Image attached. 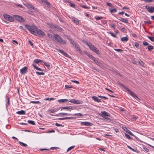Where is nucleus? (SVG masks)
<instances>
[{"label":"nucleus","mask_w":154,"mask_h":154,"mask_svg":"<svg viewBox=\"0 0 154 154\" xmlns=\"http://www.w3.org/2000/svg\"><path fill=\"white\" fill-rule=\"evenodd\" d=\"M123 129L125 131L126 133L129 134L131 136H134V134L130 131L126 127H122Z\"/></svg>","instance_id":"nucleus-14"},{"label":"nucleus","mask_w":154,"mask_h":154,"mask_svg":"<svg viewBox=\"0 0 154 154\" xmlns=\"http://www.w3.org/2000/svg\"><path fill=\"white\" fill-rule=\"evenodd\" d=\"M69 101L71 103L74 104H82L83 102L81 100H76L75 99H72L70 100Z\"/></svg>","instance_id":"nucleus-8"},{"label":"nucleus","mask_w":154,"mask_h":154,"mask_svg":"<svg viewBox=\"0 0 154 154\" xmlns=\"http://www.w3.org/2000/svg\"><path fill=\"white\" fill-rule=\"evenodd\" d=\"M4 18L6 20L10 22H14V19L11 16L6 14L3 15Z\"/></svg>","instance_id":"nucleus-5"},{"label":"nucleus","mask_w":154,"mask_h":154,"mask_svg":"<svg viewBox=\"0 0 154 154\" xmlns=\"http://www.w3.org/2000/svg\"><path fill=\"white\" fill-rule=\"evenodd\" d=\"M41 2L42 3H45L46 5L50 6V3L47 0H41Z\"/></svg>","instance_id":"nucleus-23"},{"label":"nucleus","mask_w":154,"mask_h":154,"mask_svg":"<svg viewBox=\"0 0 154 154\" xmlns=\"http://www.w3.org/2000/svg\"><path fill=\"white\" fill-rule=\"evenodd\" d=\"M27 122H28V123H29V124H32V125H35L34 122L32 120H28L27 121Z\"/></svg>","instance_id":"nucleus-32"},{"label":"nucleus","mask_w":154,"mask_h":154,"mask_svg":"<svg viewBox=\"0 0 154 154\" xmlns=\"http://www.w3.org/2000/svg\"><path fill=\"white\" fill-rule=\"evenodd\" d=\"M16 113L20 115L26 114L25 112L23 110H21L20 111H17L16 112Z\"/></svg>","instance_id":"nucleus-18"},{"label":"nucleus","mask_w":154,"mask_h":154,"mask_svg":"<svg viewBox=\"0 0 154 154\" xmlns=\"http://www.w3.org/2000/svg\"><path fill=\"white\" fill-rule=\"evenodd\" d=\"M119 20L125 23H128V20H126L124 18L121 17H120V19H119Z\"/></svg>","instance_id":"nucleus-22"},{"label":"nucleus","mask_w":154,"mask_h":154,"mask_svg":"<svg viewBox=\"0 0 154 154\" xmlns=\"http://www.w3.org/2000/svg\"><path fill=\"white\" fill-rule=\"evenodd\" d=\"M93 124V123L88 122H83L81 123V125H83L86 126H92Z\"/></svg>","instance_id":"nucleus-13"},{"label":"nucleus","mask_w":154,"mask_h":154,"mask_svg":"<svg viewBox=\"0 0 154 154\" xmlns=\"http://www.w3.org/2000/svg\"><path fill=\"white\" fill-rule=\"evenodd\" d=\"M26 6L29 9H32L35 11H37L36 8H35L32 5L29 4H27L26 5Z\"/></svg>","instance_id":"nucleus-15"},{"label":"nucleus","mask_w":154,"mask_h":154,"mask_svg":"<svg viewBox=\"0 0 154 154\" xmlns=\"http://www.w3.org/2000/svg\"><path fill=\"white\" fill-rule=\"evenodd\" d=\"M114 50L115 51L120 52H122L123 51V50L120 49H115Z\"/></svg>","instance_id":"nucleus-44"},{"label":"nucleus","mask_w":154,"mask_h":154,"mask_svg":"<svg viewBox=\"0 0 154 154\" xmlns=\"http://www.w3.org/2000/svg\"><path fill=\"white\" fill-rule=\"evenodd\" d=\"M128 40V38L127 36L122 37L121 38V40L122 42L124 41L126 42Z\"/></svg>","instance_id":"nucleus-25"},{"label":"nucleus","mask_w":154,"mask_h":154,"mask_svg":"<svg viewBox=\"0 0 154 154\" xmlns=\"http://www.w3.org/2000/svg\"><path fill=\"white\" fill-rule=\"evenodd\" d=\"M30 103L34 104H40L41 102L39 101H31L30 102Z\"/></svg>","instance_id":"nucleus-33"},{"label":"nucleus","mask_w":154,"mask_h":154,"mask_svg":"<svg viewBox=\"0 0 154 154\" xmlns=\"http://www.w3.org/2000/svg\"><path fill=\"white\" fill-rule=\"evenodd\" d=\"M145 8L147 9V11L149 13H152L154 12V7L146 5L145 6Z\"/></svg>","instance_id":"nucleus-9"},{"label":"nucleus","mask_w":154,"mask_h":154,"mask_svg":"<svg viewBox=\"0 0 154 154\" xmlns=\"http://www.w3.org/2000/svg\"><path fill=\"white\" fill-rule=\"evenodd\" d=\"M65 88L66 89H69L70 88H72V85H65Z\"/></svg>","instance_id":"nucleus-34"},{"label":"nucleus","mask_w":154,"mask_h":154,"mask_svg":"<svg viewBox=\"0 0 154 154\" xmlns=\"http://www.w3.org/2000/svg\"><path fill=\"white\" fill-rule=\"evenodd\" d=\"M143 148L146 152H148L149 150V149L147 148L146 147L144 146L143 147Z\"/></svg>","instance_id":"nucleus-47"},{"label":"nucleus","mask_w":154,"mask_h":154,"mask_svg":"<svg viewBox=\"0 0 154 154\" xmlns=\"http://www.w3.org/2000/svg\"><path fill=\"white\" fill-rule=\"evenodd\" d=\"M143 45L144 46H146L148 45H149V44L147 42L145 41H143Z\"/></svg>","instance_id":"nucleus-45"},{"label":"nucleus","mask_w":154,"mask_h":154,"mask_svg":"<svg viewBox=\"0 0 154 154\" xmlns=\"http://www.w3.org/2000/svg\"><path fill=\"white\" fill-rule=\"evenodd\" d=\"M49 112L50 113H54L55 112V111L54 109H52L51 110H49Z\"/></svg>","instance_id":"nucleus-61"},{"label":"nucleus","mask_w":154,"mask_h":154,"mask_svg":"<svg viewBox=\"0 0 154 154\" xmlns=\"http://www.w3.org/2000/svg\"><path fill=\"white\" fill-rule=\"evenodd\" d=\"M118 84L122 86L125 90L128 91L131 96L133 97L134 98L138 100L140 99L132 91H131L130 89L128 88L125 85L123 84L120 82H118Z\"/></svg>","instance_id":"nucleus-2"},{"label":"nucleus","mask_w":154,"mask_h":154,"mask_svg":"<svg viewBox=\"0 0 154 154\" xmlns=\"http://www.w3.org/2000/svg\"><path fill=\"white\" fill-rule=\"evenodd\" d=\"M109 10L111 13L116 12H117V10L115 8L113 9L110 8Z\"/></svg>","instance_id":"nucleus-30"},{"label":"nucleus","mask_w":154,"mask_h":154,"mask_svg":"<svg viewBox=\"0 0 154 154\" xmlns=\"http://www.w3.org/2000/svg\"><path fill=\"white\" fill-rule=\"evenodd\" d=\"M57 101L59 103H64L68 101V100L67 99H61L58 100Z\"/></svg>","instance_id":"nucleus-21"},{"label":"nucleus","mask_w":154,"mask_h":154,"mask_svg":"<svg viewBox=\"0 0 154 154\" xmlns=\"http://www.w3.org/2000/svg\"><path fill=\"white\" fill-rule=\"evenodd\" d=\"M29 43L30 44V45L32 47H34V45L33 44V43L32 42L29 40L28 41Z\"/></svg>","instance_id":"nucleus-53"},{"label":"nucleus","mask_w":154,"mask_h":154,"mask_svg":"<svg viewBox=\"0 0 154 154\" xmlns=\"http://www.w3.org/2000/svg\"><path fill=\"white\" fill-rule=\"evenodd\" d=\"M144 23H147L148 24H150L151 23V22L150 21H144Z\"/></svg>","instance_id":"nucleus-57"},{"label":"nucleus","mask_w":154,"mask_h":154,"mask_svg":"<svg viewBox=\"0 0 154 154\" xmlns=\"http://www.w3.org/2000/svg\"><path fill=\"white\" fill-rule=\"evenodd\" d=\"M97 96L100 97L104 98V99L106 100L108 99V98L107 97L105 96H101L100 95H98Z\"/></svg>","instance_id":"nucleus-52"},{"label":"nucleus","mask_w":154,"mask_h":154,"mask_svg":"<svg viewBox=\"0 0 154 154\" xmlns=\"http://www.w3.org/2000/svg\"><path fill=\"white\" fill-rule=\"evenodd\" d=\"M75 117H66V119H75Z\"/></svg>","instance_id":"nucleus-43"},{"label":"nucleus","mask_w":154,"mask_h":154,"mask_svg":"<svg viewBox=\"0 0 154 154\" xmlns=\"http://www.w3.org/2000/svg\"><path fill=\"white\" fill-rule=\"evenodd\" d=\"M44 64L47 67H50V64L49 63H48L46 62H44Z\"/></svg>","instance_id":"nucleus-50"},{"label":"nucleus","mask_w":154,"mask_h":154,"mask_svg":"<svg viewBox=\"0 0 154 154\" xmlns=\"http://www.w3.org/2000/svg\"><path fill=\"white\" fill-rule=\"evenodd\" d=\"M147 37L149 38L151 41L154 42V37H151L149 36H147Z\"/></svg>","instance_id":"nucleus-36"},{"label":"nucleus","mask_w":154,"mask_h":154,"mask_svg":"<svg viewBox=\"0 0 154 154\" xmlns=\"http://www.w3.org/2000/svg\"><path fill=\"white\" fill-rule=\"evenodd\" d=\"M75 147V146H70V147H69L67 149V151H66V152H68L70 150H71L72 149H73V148H74V147Z\"/></svg>","instance_id":"nucleus-39"},{"label":"nucleus","mask_w":154,"mask_h":154,"mask_svg":"<svg viewBox=\"0 0 154 154\" xmlns=\"http://www.w3.org/2000/svg\"><path fill=\"white\" fill-rule=\"evenodd\" d=\"M13 17L15 18L16 20L19 22H25V20L24 18L20 16L17 15H13Z\"/></svg>","instance_id":"nucleus-6"},{"label":"nucleus","mask_w":154,"mask_h":154,"mask_svg":"<svg viewBox=\"0 0 154 154\" xmlns=\"http://www.w3.org/2000/svg\"><path fill=\"white\" fill-rule=\"evenodd\" d=\"M60 148L58 147H51L50 149H59Z\"/></svg>","instance_id":"nucleus-49"},{"label":"nucleus","mask_w":154,"mask_h":154,"mask_svg":"<svg viewBox=\"0 0 154 154\" xmlns=\"http://www.w3.org/2000/svg\"><path fill=\"white\" fill-rule=\"evenodd\" d=\"M67 2L68 3H70L69 5L71 7L74 8H75V5L74 4H73V3H72L71 2H69V1H68Z\"/></svg>","instance_id":"nucleus-35"},{"label":"nucleus","mask_w":154,"mask_h":154,"mask_svg":"<svg viewBox=\"0 0 154 154\" xmlns=\"http://www.w3.org/2000/svg\"><path fill=\"white\" fill-rule=\"evenodd\" d=\"M55 125H56V126H61V127H64V125H62V124H58L57 123H56L55 124Z\"/></svg>","instance_id":"nucleus-46"},{"label":"nucleus","mask_w":154,"mask_h":154,"mask_svg":"<svg viewBox=\"0 0 154 154\" xmlns=\"http://www.w3.org/2000/svg\"><path fill=\"white\" fill-rule=\"evenodd\" d=\"M83 42L88 45L89 48L94 52L97 54H99L100 52L90 42H87L86 41L83 40Z\"/></svg>","instance_id":"nucleus-4"},{"label":"nucleus","mask_w":154,"mask_h":154,"mask_svg":"<svg viewBox=\"0 0 154 154\" xmlns=\"http://www.w3.org/2000/svg\"><path fill=\"white\" fill-rule=\"evenodd\" d=\"M80 6L81 7H82L83 8H85V9H90V7H87L86 6H84V5H81V4H80Z\"/></svg>","instance_id":"nucleus-40"},{"label":"nucleus","mask_w":154,"mask_h":154,"mask_svg":"<svg viewBox=\"0 0 154 154\" xmlns=\"http://www.w3.org/2000/svg\"><path fill=\"white\" fill-rule=\"evenodd\" d=\"M48 36L49 37V38L51 37L53 39V36L50 33H48Z\"/></svg>","instance_id":"nucleus-62"},{"label":"nucleus","mask_w":154,"mask_h":154,"mask_svg":"<svg viewBox=\"0 0 154 154\" xmlns=\"http://www.w3.org/2000/svg\"><path fill=\"white\" fill-rule=\"evenodd\" d=\"M139 63L141 66H143L144 65L143 62L141 60H140L139 61Z\"/></svg>","instance_id":"nucleus-51"},{"label":"nucleus","mask_w":154,"mask_h":154,"mask_svg":"<svg viewBox=\"0 0 154 154\" xmlns=\"http://www.w3.org/2000/svg\"><path fill=\"white\" fill-rule=\"evenodd\" d=\"M61 108L62 109L61 110H62V109H66L68 110H72L73 109V108L72 106H67L65 107H61Z\"/></svg>","instance_id":"nucleus-17"},{"label":"nucleus","mask_w":154,"mask_h":154,"mask_svg":"<svg viewBox=\"0 0 154 154\" xmlns=\"http://www.w3.org/2000/svg\"><path fill=\"white\" fill-rule=\"evenodd\" d=\"M135 46L137 48H139V44L138 43H136L135 44Z\"/></svg>","instance_id":"nucleus-60"},{"label":"nucleus","mask_w":154,"mask_h":154,"mask_svg":"<svg viewBox=\"0 0 154 154\" xmlns=\"http://www.w3.org/2000/svg\"><path fill=\"white\" fill-rule=\"evenodd\" d=\"M109 33L112 36V37H115V38H116L117 37V36H116V35H115L112 32H109Z\"/></svg>","instance_id":"nucleus-48"},{"label":"nucleus","mask_w":154,"mask_h":154,"mask_svg":"<svg viewBox=\"0 0 154 154\" xmlns=\"http://www.w3.org/2000/svg\"><path fill=\"white\" fill-rule=\"evenodd\" d=\"M56 50L62 54L63 56L68 58H70L69 55L65 52L63 50L61 49H57Z\"/></svg>","instance_id":"nucleus-10"},{"label":"nucleus","mask_w":154,"mask_h":154,"mask_svg":"<svg viewBox=\"0 0 154 154\" xmlns=\"http://www.w3.org/2000/svg\"><path fill=\"white\" fill-rule=\"evenodd\" d=\"M53 36V40L54 39L58 42L63 44H66V41L63 40V38L58 34H54Z\"/></svg>","instance_id":"nucleus-3"},{"label":"nucleus","mask_w":154,"mask_h":154,"mask_svg":"<svg viewBox=\"0 0 154 154\" xmlns=\"http://www.w3.org/2000/svg\"><path fill=\"white\" fill-rule=\"evenodd\" d=\"M85 54L88 56L90 58H91V57L93 56L92 55H90L88 52L87 51H85Z\"/></svg>","instance_id":"nucleus-38"},{"label":"nucleus","mask_w":154,"mask_h":154,"mask_svg":"<svg viewBox=\"0 0 154 154\" xmlns=\"http://www.w3.org/2000/svg\"><path fill=\"white\" fill-rule=\"evenodd\" d=\"M34 62L37 63H39L43 62V60L38 59H35L34 60Z\"/></svg>","instance_id":"nucleus-24"},{"label":"nucleus","mask_w":154,"mask_h":154,"mask_svg":"<svg viewBox=\"0 0 154 154\" xmlns=\"http://www.w3.org/2000/svg\"><path fill=\"white\" fill-rule=\"evenodd\" d=\"M25 26L31 34L35 35H38L39 37H41L45 35L43 32L38 29L35 25H32L31 26H30L28 24H26L25 25Z\"/></svg>","instance_id":"nucleus-1"},{"label":"nucleus","mask_w":154,"mask_h":154,"mask_svg":"<svg viewBox=\"0 0 154 154\" xmlns=\"http://www.w3.org/2000/svg\"><path fill=\"white\" fill-rule=\"evenodd\" d=\"M127 9V10H129V8H128L126 7H124L122 8V10H124V9Z\"/></svg>","instance_id":"nucleus-64"},{"label":"nucleus","mask_w":154,"mask_h":154,"mask_svg":"<svg viewBox=\"0 0 154 154\" xmlns=\"http://www.w3.org/2000/svg\"><path fill=\"white\" fill-rule=\"evenodd\" d=\"M32 65L33 66V67L35 69H36L38 70L39 71H42L43 70L42 69L40 68H39L38 67V66H36L34 64H32Z\"/></svg>","instance_id":"nucleus-27"},{"label":"nucleus","mask_w":154,"mask_h":154,"mask_svg":"<svg viewBox=\"0 0 154 154\" xmlns=\"http://www.w3.org/2000/svg\"><path fill=\"white\" fill-rule=\"evenodd\" d=\"M95 18L97 20H99L102 19L103 17H95Z\"/></svg>","instance_id":"nucleus-42"},{"label":"nucleus","mask_w":154,"mask_h":154,"mask_svg":"<svg viewBox=\"0 0 154 154\" xmlns=\"http://www.w3.org/2000/svg\"><path fill=\"white\" fill-rule=\"evenodd\" d=\"M92 98L95 101L98 103L100 102L101 101L100 99H98V97L96 96L92 97Z\"/></svg>","instance_id":"nucleus-16"},{"label":"nucleus","mask_w":154,"mask_h":154,"mask_svg":"<svg viewBox=\"0 0 154 154\" xmlns=\"http://www.w3.org/2000/svg\"><path fill=\"white\" fill-rule=\"evenodd\" d=\"M20 72L21 74H25L28 72V67L26 66L20 69Z\"/></svg>","instance_id":"nucleus-11"},{"label":"nucleus","mask_w":154,"mask_h":154,"mask_svg":"<svg viewBox=\"0 0 154 154\" xmlns=\"http://www.w3.org/2000/svg\"><path fill=\"white\" fill-rule=\"evenodd\" d=\"M51 115L52 116H59V115H60L61 116H64V112H60L59 114H57L56 115H54L51 114Z\"/></svg>","instance_id":"nucleus-26"},{"label":"nucleus","mask_w":154,"mask_h":154,"mask_svg":"<svg viewBox=\"0 0 154 154\" xmlns=\"http://www.w3.org/2000/svg\"><path fill=\"white\" fill-rule=\"evenodd\" d=\"M75 48L77 51H78L79 49L80 48L79 47V46L78 45H77V46H76L75 47Z\"/></svg>","instance_id":"nucleus-63"},{"label":"nucleus","mask_w":154,"mask_h":154,"mask_svg":"<svg viewBox=\"0 0 154 154\" xmlns=\"http://www.w3.org/2000/svg\"><path fill=\"white\" fill-rule=\"evenodd\" d=\"M153 0H144V1L146 2H152Z\"/></svg>","instance_id":"nucleus-58"},{"label":"nucleus","mask_w":154,"mask_h":154,"mask_svg":"<svg viewBox=\"0 0 154 154\" xmlns=\"http://www.w3.org/2000/svg\"><path fill=\"white\" fill-rule=\"evenodd\" d=\"M106 5L110 7H112V5L111 4V3H109V2L107 3Z\"/></svg>","instance_id":"nucleus-55"},{"label":"nucleus","mask_w":154,"mask_h":154,"mask_svg":"<svg viewBox=\"0 0 154 154\" xmlns=\"http://www.w3.org/2000/svg\"><path fill=\"white\" fill-rule=\"evenodd\" d=\"M100 116L103 118H104L106 116H109L110 114L109 113L104 111L101 112V114Z\"/></svg>","instance_id":"nucleus-12"},{"label":"nucleus","mask_w":154,"mask_h":154,"mask_svg":"<svg viewBox=\"0 0 154 154\" xmlns=\"http://www.w3.org/2000/svg\"><path fill=\"white\" fill-rule=\"evenodd\" d=\"M54 27L60 31L62 32L63 30V29L58 25L54 26Z\"/></svg>","instance_id":"nucleus-19"},{"label":"nucleus","mask_w":154,"mask_h":154,"mask_svg":"<svg viewBox=\"0 0 154 154\" xmlns=\"http://www.w3.org/2000/svg\"><path fill=\"white\" fill-rule=\"evenodd\" d=\"M125 137L128 139H132V138L130 137L129 135L126 134H125Z\"/></svg>","instance_id":"nucleus-41"},{"label":"nucleus","mask_w":154,"mask_h":154,"mask_svg":"<svg viewBox=\"0 0 154 154\" xmlns=\"http://www.w3.org/2000/svg\"><path fill=\"white\" fill-rule=\"evenodd\" d=\"M91 59L93 60L94 62L98 66L100 67H102L103 66V64L102 63H100V61L97 60L95 57L92 56L91 58Z\"/></svg>","instance_id":"nucleus-7"},{"label":"nucleus","mask_w":154,"mask_h":154,"mask_svg":"<svg viewBox=\"0 0 154 154\" xmlns=\"http://www.w3.org/2000/svg\"><path fill=\"white\" fill-rule=\"evenodd\" d=\"M147 48L148 49L149 51H150L151 50H152L153 49V47L152 45H149L148 46Z\"/></svg>","instance_id":"nucleus-37"},{"label":"nucleus","mask_w":154,"mask_h":154,"mask_svg":"<svg viewBox=\"0 0 154 154\" xmlns=\"http://www.w3.org/2000/svg\"><path fill=\"white\" fill-rule=\"evenodd\" d=\"M8 101H7V103L6 104V106H8L9 105V98H8Z\"/></svg>","instance_id":"nucleus-59"},{"label":"nucleus","mask_w":154,"mask_h":154,"mask_svg":"<svg viewBox=\"0 0 154 154\" xmlns=\"http://www.w3.org/2000/svg\"><path fill=\"white\" fill-rule=\"evenodd\" d=\"M72 116H79L81 117H83V115L81 113H75L74 114H72Z\"/></svg>","instance_id":"nucleus-29"},{"label":"nucleus","mask_w":154,"mask_h":154,"mask_svg":"<svg viewBox=\"0 0 154 154\" xmlns=\"http://www.w3.org/2000/svg\"><path fill=\"white\" fill-rule=\"evenodd\" d=\"M72 19L73 20V22H74L75 23L78 24L79 23V20L78 19L75 18V17H72Z\"/></svg>","instance_id":"nucleus-20"},{"label":"nucleus","mask_w":154,"mask_h":154,"mask_svg":"<svg viewBox=\"0 0 154 154\" xmlns=\"http://www.w3.org/2000/svg\"><path fill=\"white\" fill-rule=\"evenodd\" d=\"M71 81L72 82H73L75 83H76L77 84H79V82H78L77 81H76V80H72V81Z\"/></svg>","instance_id":"nucleus-54"},{"label":"nucleus","mask_w":154,"mask_h":154,"mask_svg":"<svg viewBox=\"0 0 154 154\" xmlns=\"http://www.w3.org/2000/svg\"><path fill=\"white\" fill-rule=\"evenodd\" d=\"M27 12L30 14L32 15L33 14V12L30 10H29Z\"/></svg>","instance_id":"nucleus-56"},{"label":"nucleus","mask_w":154,"mask_h":154,"mask_svg":"<svg viewBox=\"0 0 154 154\" xmlns=\"http://www.w3.org/2000/svg\"><path fill=\"white\" fill-rule=\"evenodd\" d=\"M67 38L69 40V41L71 42V43L72 44L74 43V41L71 38H70L69 37L67 36Z\"/></svg>","instance_id":"nucleus-28"},{"label":"nucleus","mask_w":154,"mask_h":154,"mask_svg":"<svg viewBox=\"0 0 154 154\" xmlns=\"http://www.w3.org/2000/svg\"><path fill=\"white\" fill-rule=\"evenodd\" d=\"M18 143L22 146H23L24 147H27L28 146L27 145L25 144L23 142H21L20 141H19Z\"/></svg>","instance_id":"nucleus-31"}]
</instances>
